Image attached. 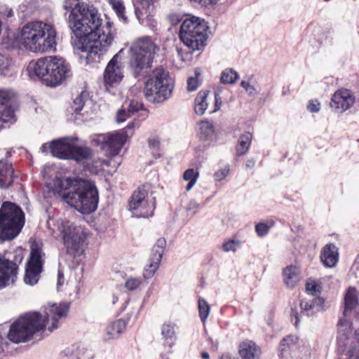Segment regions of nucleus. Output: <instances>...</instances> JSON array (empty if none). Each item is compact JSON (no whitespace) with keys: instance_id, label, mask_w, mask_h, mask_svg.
<instances>
[{"instance_id":"nucleus-35","label":"nucleus","mask_w":359,"mask_h":359,"mask_svg":"<svg viewBox=\"0 0 359 359\" xmlns=\"http://www.w3.org/2000/svg\"><path fill=\"white\" fill-rule=\"evenodd\" d=\"M198 177L199 172L194 168H189L184 171L183 179L184 180L189 182L186 187V190L187 191H190L193 188Z\"/></svg>"},{"instance_id":"nucleus-59","label":"nucleus","mask_w":359,"mask_h":359,"mask_svg":"<svg viewBox=\"0 0 359 359\" xmlns=\"http://www.w3.org/2000/svg\"><path fill=\"white\" fill-rule=\"evenodd\" d=\"M255 164V161L253 159V158H251V159H248L247 161H246V163H245V167L247 168H252L254 167Z\"/></svg>"},{"instance_id":"nucleus-62","label":"nucleus","mask_w":359,"mask_h":359,"mask_svg":"<svg viewBox=\"0 0 359 359\" xmlns=\"http://www.w3.org/2000/svg\"><path fill=\"white\" fill-rule=\"evenodd\" d=\"M201 358L203 359H208L210 358V355L207 352H203L201 353Z\"/></svg>"},{"instance_id":"nucleus-37","label":"nucleus","mask_w":359,"mask_h":359,"mask_svg":"<svg viewBox=\"0 0 359 359\" xmlns=\"http://www.w3.org/2000/svg\"><path fill=\"white\" fill-rule=\"evenodd\" d=\"M144 281L142 277H128L124 284L125 287L129 291H134L141 287Z\"/></svg>"},{"instance_id":"nucleus-57","label":"nucleus","mask_w":359,"mask_h":359,"mask_svg":"<svg viewBox=\"0 0 359 359\" xmlns=\"http://www.w3.org/2000/svg\"><path fill=\"white\" fill-rule=\"evenodd\" d=\"M218 0H198V3L207 6L211 4H215L217 2Z\"/></svg>"},{"instance_id":"nucleus-16","label":"nucleus","mask_w":359,"mask_h":359,"mask_svg":"<svg viewBox=\"0 0 359 359\" xmlns=\"http://www.w3.org/2000/svg\"><path fill=\"white\" fill-rule=\"evenodd\" d=\"M297 337L287 336L280 344V352L284 359H309L310 355L308 348H300L296 346Z\"/></svg>"},{"instance_id":"nucleus-46","label":"nucleus","mask_w":359,"mask_h":359,"mask_svg":"<svg viewBox=\"0 0 359 359\" xmlns=\"http://www.w3.org/2000/svg\"><path fill=\"white\" fill-rule=\"evenodd\" d=\"M241 86L245 90L246 93L250 96L255 95L257 93L255 88L251 85L249 81H242L241 83Z\"/></svg>"},{"instance_id":"nucleus-36","label":"nucleus","mask_w":359,"mask_h":359,"mask_svg":"<svg viewBox=\"0 0 359 359\" xmlns=\"http://www.w3.org/2000/svg\"><path fill=\"white\" fill-rule=\"evenodd\" d=\"M198 308L200 318L203 323H205L210 313V306L203 298L199 297L198 299Z\"/></svg>"},{"instance_id":"nucleus-60","label":"nucleus","mask_w":359,"mask_h":359,"mask_svg":"<svg viewBox=\"0 0 359 359\" xmlns=\"http://www.w3.org/2000/svg\"><path fill=\"white\" fill-rule=\"evenodd\" d=\"M220 359H234L233 358L231 357V355L229 353H224Z\"/></svg>"},{"instance_id":"nucleus-8","label":"nucleus","mask_w":359,"mask_h":359,"mask_svg":"<svg viewBox=\"0 0 359 359\" xmlns=\"http://www.w3.org/2000/svg\"><path fill=\"white\" fill-rule=\"evenodd\" d=\"M175 81L163 67L155 69L145 83L144 95L153 103H162L171 97Z\"/></svg>"},{"instance_id":"nucleus-28","label":"nucleus","mask_w":359,"mask_h":359,"mask_svg":"<svg viewBox=\"0 0 359 359\" xmlns=\"http://www.w3.org/2000/svg\"><path fill=\"white\" fill-rule=\"evenodd\" d=\"M358 304V298L356 290L349 287L344 296V316H346Z\"/></svg>"},{"instance_id":"nucleus-27","label":"nucleus","mask_w":359,"mask_h":359,"mask_svg":"<svg viewBox=\"0 0 359 359\" xmlns=\"http://www.w3.org/2000/svg\"><path fill=\"white\" fill-rule=\"evenodd\" d=\"M252 134L250 132H245L238 140L236 146V154L239 156H243L248 153L252 143Z\"/></svg>"},{"instance_id":"nucleus-1","label":"nucleus","mask_w":359,"mask_h":359,"mask_svg":"<svg viewBox=\"0 0 359 359\" xmlns=\"http://www.w3.org/2000/svg\"><path fill=\"white\" fill-rule=\"evenodd\" d=\"M63 7L69 13L68 27L76 38L73 46L80 63L90 65L99 62L114 40L111 23L103 25L97 9L81 0H65Z\"/></svg>"},{"instance_id":"nucleus-43","label":"nucleus","mask_w":359,"mask_h":359,"mask_svg":"<svg viewBox=\"0 0 359 359\" xmlns=\"http://www.w3.org/2000/svg\"><path fill=\"white\" fill-rule=\"evenodd\" d=\"M269 231V226L266 223L260 222L255 226V231L259 237L266 236Z\"/></svg>"},{"instance_id":"nucleus-41","label":"nucleus","mask_w":359,"mask_h":359,"mask_svg":"<svg viewBox=\"0 0 359 359\" xmlns=\"http://www.w3.org/2000/svg\"><path fill=\"white\" fill-rule=\"evenodd\" d=\"M241 245L240 241L236 240H229L222 245V249L224 252H235Z\"/></svg>"},{"instance_id":"nucleus-19","label":"nucleus","mask_w":359,"mask_h":359,"mask_svg":"<svg viewBox=\"0 0 359 359\" xmlns=\"http://www.w3.org/2000/svg\"><path fill=\"white\" fill-rule=\"evenodd\" d=\"M355 103V97L352 92L346 88L337 90L332 95L330 107L338 113L349 109Z\"/></svg>"},{"instance_id":"nucleus-7","label":"nucleus","mask_w":359,"mask_h":359,"mask_svg":"<svg viewBox=\"0 0 359 359\" xmlns=\"http://www.w3.org/2000/svg\"><path fill=\"white\" fill-rule=\"evenodd\" d=\"M157 46L150 37L134 41L130 48V67L135 77L145 74L151 67Z\"/></svg>"},{"instance_id":"nucleus-39","label":"nucleus","mask_w":359,"mask_h":359,"mask_svg":"<svg viewBox=\"0 0 359 359\" xmlns=\"http://www.w3.org/2000/svg\"><path fill=\"white\" fill-rule=\"evenodd\" d=\"M87 97V93L83 91L74 100L72 107L76 114L82 110Z\"/></svg>"},{"instance_id":"nucleus-22","label":"nucleus","mask_w":359,"mask_h":359,"mask_svg":"<svg viewBox=\"0 0 359 359\" xmlns=\"http://www.w3.org/2000/svg\"><path fill=\"white\" fill-rule=\"evenodd\" d=\"M142 107L143 104L135 100L125 102L122 108L117 111L116 121L118 123L125 121L130 115L137 112Z\"/></svg>"},{"instance_id":"nucleus-13","label":"nucleus","mask_w":359,"mask_h":359,"mask_svg":"<svg viewBox=\"0 0 359 359\" xmlns=\"http://www.w3.org/2000/svg\"><path fill=\"white\" fill-rule=\"evenodd\" d=\"M128 208L133 216L137 218L149 217L153 215L156 208L155 198L149 195L146 186L139 187L133 192Z\"/></svg>"},{"instance_id":"nucleus-51","label":"nucleus","mask_w":359,"mask_h":359,"mask_svg":"<svg viewBox=\"0 0 359 359\" xmlns=\"http://www.w3.org/2000/svg\"><path fill=\"white\" fill-rule=\"evenodd\" d=\"M201 208V205L196 201L192 200L190 201L189 204L187 205V211L192 212L194 214L197 212V211Z\"/></svg>"},{"instance_id":"nucleus-9","label":"nucleus","mask_w":359,"mask_h":359,"mask_svg":"<svg viewBox=\"0 0 359 359\" xmlns=\"http://www.w3.org/2000/svg\"><path fill=\"white\" fill-rule=\"evenodd\" d=\"M208 29V26L203 20L195 16L187 18L180 25L179 36L192 51L201 50L206 46Z\"/></svg>"},{"instance_id":"nucleus-34","label":"nucleus","mask_w":359,"mask_h":359,"mask_svg":"<svg viewBox=\"0 0 359 359\" xmlns=\"http://www.w3.org/2000/svg\"><path fill=\"white\" fill-rule=\"evenodd\" d=\"M238 79V74L233 69L227 68L223 70L220 76V81L223 84H233Z\"/></svg>"},{"instance_id":"nucleus-52","label":"nucleus","mask_w":359,"mask_h":359,"mask_svg":"<svg viewBox=\"0 0 359 359\" xmlns=\"http://www.w3.org/2000/svg\"><path fill=\"white\" fill-rule=\"evenodd\" d=\"M306 290L313 297L314 293L318 290V285L314 281L308 282L306 285Z\"/></svg>"},{"instance_id":"nucleus-55","label":"nucleus","mask_w":359,"mask_h":359,"mask_svg":"<svg viewBox=\"0 0 359 359\" xmlns=\"http://www.w3.org/2000/svg\"><path fill=\"white\" fill-rule=\"evenodd\" d=\"M8 346V343L4 340L2 336L0 334V356L5 351V348Z\"/></svg>"},{"instance_id":"nucleus-49","label":"nucleus","mask_w":359,"mask_h":359,"mask_svg":"<svg viewBox=\"0 0 359 359\" xmlns=\"http://www.w3.org/2000/svg\"><path fill=\"white\" fill-rule=\"evenodd\" d=\"M65 283V278L64 276V273L62 270L59 268L57 271V290L60 291L62 287Z\"/></svg>"},{"instance_id":"nucleus-12","label":"nucleus","mask_w":359,"mask_h":359,"mask_svg":"<svg viewBox=\"0 0 359 359\" xmlns=\"http://www.w3.org/2000/svg\"><path fill=\"white\" fill-rule=\"evenodd\" d=\"M137 127H138L137 123L130 122L126 128L121 130L95 135L93 139V142L97 146H101L103 149H106L109 155L117 156L127 139L133 135V130Z\"/></svg>"},{"instance_id":"nucleus-17","label":"nucleus","mask_w":359,"mask_h":359,"mask_svg":"<svg viewBox=\"0 0 359 359\" xmlns=\"http://www.w3.org/2000/svg\"><path fill=\"white\" fill-rule=\"evenodd\" d=\"M22 256L18 254L13 261L0 256V288L14 282L17 276L18 264L21 263Z\"/></svg>"},{"instance_id":"nucleus-44","label":"nucleus","mask_w":359,"mask_h":359,"mask_svg":"<svg viewBox=\"0 0 359 359\" xmlns=\"http://www.w3.org/2000/svg\"><path fill=\"white\" fill-rule=\"evenodd\" d=\"M229 172V168L228 167L219 169L214 173V179L216 181H221L228 175Z\"/></svg>"},{"instance_id":"nucleus-14","label":"nucleus","mask_w":359,"mask_h":359,"mask_svg":"<svg viewBox=\"0 0 359 359\" xmlns=\"http://www.w3.org/2000/svg\"><path fill=\"white\" fill-rule=\"evenodd\" d=\"M45 253L42 243L33 241L31 245L30 258L27 264L25 283L33 285L39 281L44 260Z\"/></svg>"},{"instance_id":"nucleus-64","label":"nucleus","mask_w":359,"mask_h":359,"mask_svg":"<svg viewBox=\"0 0 359 359\" xmlns=\"http://www.w3.org/2000/svg\"><path fill=\"white\" fill-rule=\"evenodd\" d=\"M118 301V297L116 296H113V299H112V304H115L116 302Z\"/></svg>"},{"instance_id":"nucleus-31","label":"nucleus","mask_w":359,"mask_h":359,"mask_svg":"<svg viewBox=\"0 0 359 359\" xmlns=\"http://www.w3.org/2000/svg\"><path fill=\"white\" fill-rule=\"evenodd\" d=\"M208 93V90H201L195 99L194 111L198 115H203L207 109L208 102L206 100Z\"/></svg>"},{"instance_id":"nucleus-63","label":"nucleus","mask_w":359,"mask_h":359,"mask_svg":"<svg viewBox=\"0 0 359 359\" xmlns=\"http://www.w3.org/2000/svg\"><path fill=\"white\" fill-rule=\"evenodd\" d=\"M219 104H221V100H220V98L219 97V96L217 95H215V102H216V106H217V104H219Z\"/></svg>"},{"instance_id":"nucleus-10","label":"nucleus","mask_w":359,"mask_h":359,"mask_svg":"<svg viewBox=\"0 0 359 359\" xmlns=\"http://www.w3.org/2000/svg\"><path fill=\"white\" fill-rule=\"evenodd\" d=\"M24 224L25 215L21 208L13 203L4 202L0 208V238H14Z\"/></svg>"},{"instance_id":"nucleus-23","label":"nucleus","mask_w":359,"mask_h":359,"mask_svg":"<svg viewBox=\"0 0 359 359\" xmlns=\"http://www.w3.org/2000/svg\"><path fill=\"white\" fill-rule=\"evenodd\" d=\"M239 355L242 359H260L261 350L254 342L244 341L239 346Z\"/></svg>"},{"instance_id":"nucleus-50","label":"nucleus","mask_w":359,"mask_h":359,"mask_svg":"<svg viewBox=\"0 0 359 359\" xmlns=\"http://www.w3.org/2000/svg\"><path fill=\"white\" fill-rule=\"evenodd\" d=\"M198 86V81L196 78L191 77L187 81V90L190 92L194 91Z\"/></svg>"},{"instance_id":"nucleus-54","label":"nucleus","mask_w":359,"mask_h":359,"mask_svg":"<svg viewBox=\"0 0 359 359\" xmlns=\"http://www.w3.org/2000/svg\"><path fill=\"white\" fill-rule=\"evenodd\" d=\"M290 316H291L292 320H293V318L295 319L294 324L296 327H297L298 324L299 323V321H300L297 311L294 309H292L291 313H290Z\"/></svg>"},{"instance_id":"nucleus-58","label":"nucleus","mask_w":359,"mask_h":359,"mask_svg":"<svg viewBox=\"0 0 359 359\" xmlns=\"http://www.w3.org/2000/svg\"><path fill=\"white\" fill-rule=\"evenodd\" d=\"M347 337L344 334H340L339 336L338 337V344L339 346H344L346 344L344 343V340L346 339Z\"/></svg>"},{"instance_id":"nucleus-45","label":"nucleus","mask_w":359,"mask_h":359,"mask_svg":"<svg viewBox=\"0 0 359 359\" xmlns=\"http://www.w3.org/2000/svg\"><path fill=\"white\" fill-rule=\"evenodd\" d=\"M10 64V60L6 56L0 54V74L4 73L8 69Z\"/></svg>"},{"instance_id":"nucleus-42","label":"nucleus","mask_w":359,"mask_h":359,"mask_svg":"<svg viewBox=\"0 0 359 359\" xmlns=\"http://www.w3.org/2000/svg\"><path fill=\"white\" fill-rule=\"evenodd\" d=\"M14 99V94L12 92L0 89V107L9 103Z\"/></svg>"},{"instance_id":"nucleus-15","label":"nucleus","mask_w":359,"mask_h":359,"mask_svg":"<svg viewBox=\"0 0 359 359\" xmlns=\"http://www.w3.org/2000/svg\"><path fill=\"white\" fill-rule=\"evenodd\" d=\"M124 48H121L108 62L104 73V81L106 89L116 85L123 79L122 53Z\"/></svg>"},{"instance_id":"nucleus-4","label":"nucleus","mask_w":359,"mask_h":359,"mask_svg":"<svg viewBox=\"0 0 359 359\" xmlns=\"http://www.w3.org/2000/svg\"><path fill=\"white\" fill-rule=\"evenodd\" d=\"M47 226L53 236L57 231L59 232L62 243L60 252V259L71 262L83 254L86 235L81 227L61 219H50L47 222Z\"/></svg>"},{"instance_id":"nucleus-47","label":"nucleus","mask_w":359,"mask_h":359,"mask_svg":"<svg viewBox=\"0 0 359 359\" xmlns=\"http://www.w3.org/2000/svg\"><path fill=\"white\" fill-rule=\"evenodd\" d=\"M307 109L311 113H317L320 109V103L317 100H311L309 102Z\"/></svg>"},{"instance_id":"nucleus-56","label":"nucleus","mask_w":359,"mask_h":359,"mask_svg":"<svg viewBox=\"0 0 359 359\" xmlns=\"http://www.w3.org/2000/svg\"><path fill=\"white\" fill-rule=\"evenodd\" d=\"M52 142L50 143H44L41 145L40 149L42 152L46 153L48 151L51 152Z\"/></svg>"},{"instance_id":"nucleus-30","label":"nucleus","mask_w":359,"mask_h":359,"mask_svg":"<svg viewBox=\"0 0 359 359\" xmlns=\"http://www.w3.org/2000/svg\"><path fill=\"white\" fill-rule=\"evenodd\" d=\"M126 323L124 320L119 319L111 323L106 328L109 339H115L125 330Z\"/></svg>"},{"instance_id":"nucleus-6","label":"nucleus","mask_w":359,"mask_h":359,"mask_svg":"<svg viewBox=\"0 0 359 359\" xmlns=\"http://www.w3.org/2000/svg\"><path fill=\"white\" fill-rule=\"evenodd\" d=\"M29 76H36L48 86L60 85L72 76L69 64L62 57H45L37 61H31L27 66Z\"/></svg>"},{"instance_id":"nucleus-26","label":"nucleus","mask_w":359,"mask_h":359,"mask_svg":"<svg viewBox=\"0 0 359 359\" xmlns=\"http://www.w3.org/2000/svg\"><path fill=\"white\" fill-rule=\"evenodd\" d=\"M299 269L290 265L284 269L283 271L284 282L288 287H294L299 281Z\"/></svg>"},{"instance_id":"nucleus-53","label":"nucleus","mask_w":359,"mask_h":359,"mask_svg":"<svg viewBox=\"0 0 359 359\" xmlns=\"http://www.w3.org/2000/svg\"><path fill=\"white\" fill-rule=\"evenodd\" d=\"M344 356L346 357L342 359H359V348L358 349H353L347 354H345Z\"/></svg>"},{"instance_id":"nucleus-18","label":"nucleus","mask_w":359,"mask_h":359,"mask_svg":"<svg viewBox=\"0 0 359 359\" xmlns=\"http://www.w3.org/2000/svg\"><path fill=\"white\" fill-rule=\"evenodd\" d=\"M165 245V239L160 238L156 241V243L153 246L151 255L149 259V264L146 266L143 273V277L144 279H149L152 278L158 269Z\"/></svg>"},{"instance_id":"nucleus-20","label":"nucleus","mask_w":359,"mask_h":359,"mask_svg":"<svg viewBox=\"0 0 359 359\" xmlns=\"http://www.w3.org/2000/svg\"><path fill=\"white\" fill-rule=\"evenodd\" d=\"M325 300L320 297L311 296L309 299L305 298L301 300L300 307L302 312H306L307 315L316 311H320L323 308Z\"/></svg>"},{"instance_id":"nucleus-38","label":"nucleus","mask_w":359,"mask_h":359,"mask_svg":"<svg viewBox=\"0 0 359 359\" xmlns=\"http://www.w3.org/2000/svg\"><path fill=\"white\" fill-rule=\"evenodd\" d=\"M107 2L111 6L114 11L116 13L117 15L122 18L124 21L126 20L125 16V6L122 0H107Z\"/></svg>"},{"instance_id":"nucleus-21","label":"nucleus","mask_w":359,"mask_h":359,"mask_svg":"<svg viewBox=\"0 0 359 359\" xmlns=\"http://www.w3.org/2000/svg\"><path fill=\"white\" fill-rule=\"evenodd\" d=\"M320 259L326 267H333L338 261L337 247L332 244H327L321 250Z\"/></svg>"},{"instance_id":"nucleus-33","label":"nucleus","mask_w":359,"mask_h":359,"mask_svg":"<svg viewBox=\"0 0 359 359\" xmlns=\"http://www.w3.org/2000/svg\"><path fill=\"white\" fill-rule=\"evenodd\" d=\"M214 135V127L211 122L202 121L199 123V136L203 140L212 139Z\"/></svg>"},{"instance_id":"nucleus-61","label":"nucleus","mask_w":359,"mask_h":359,"mask_svg":"<svg viewBox=\"0 0 359 359\" xmlns=\"http://www.w3.org/2000/svg\"><path fill=\"white\" fill-rule=\"evenodd\" d=\"M111 160H103L102 161V164L105 165L107 166H109L111 165Z\"/></svg>"},{"instance_id":"nucleus-11","label":"nucleus","mask_w":359,"mask_h":359,"mask_svg":"<svg viewBox=\"0 0 359 359\" xmlns=\"http://www.w3.org/2000/svg\"><path fill=\"white\" fill-rule=\"evenodd\" d=\"M76 137H67L52 141L51 154L62 159H73L81 161L91 156V149L87 147L76 145Z\"/></svg>"},{"instance_id":"nucleus-3","label":"nucleus","mask_w":359,"mask_h":359,"mask_svg":"<svg viewBox=\"0 0 359 359\" xmlns=\"http://www.w3.org/2000/svg\"><path fill=\"white\" fill-rule=\"evenodd\" d=\"M55 196L83 214L94 212L99 201L98 191L90 181L75 177H55L47 184Z\"/></svg>"},{"instance_id":"nucleus-32","label":"nucleus","mask_w":359,"mask_h":359,"mask_svg":"<svg viewBox=\"0 0 359 359\" xmlns=\"http://www.w3.org/2000/svg\"><path fill=\"white\" fill-rule=\"evenodd\" d=\"M153 2L154 0H139L133 2L135 15L141 24L144 23L141 17L147 14V10L153 4Z\"/></svg>"},{"instance_id":"nucleus-2","label":"nucleus","mask_w":359,"mask_h":359,"mask_svg":"<svg viewBox=\"0 0 359 359\" xmlns=\"http://www.w3.org/2000/svg\"><path fill=\"white\" fill-rule=\"evenodd\" d=\"M69 309V303L49 304L45 308L44 316L34 312L20 316L10 325L8 338L10 341L18 344L30 339L34 333L44 328L52 332L57 328L61 319L67 316Z\"/></svg>"},{"instance_id":"nucleus-5","label":"nucleus","mask_w":359,"mask_h":359,"mask_svg":"<svg viewBox=\"0 0 359 359\" xmlns=\"http://www.w3.org/2000/svg\"><path fill=\"white\" fill-rule=\"evenodd\" d=\"M56 35L53 25L43 21H33L22 27L19 42L29 51L45 53L55 49Z\"/></svg>"},{"instance_id":"nucleus-48","label":"nucleus","mask_w":359,"mask_h":359,"mask_svg":"<svg viewBox=\"0 0 359 359\" xmlns=\"http://www.w3.org/2000/svg\"><path fill=\"white\" fill-rule=\"evenodd\" d=\"M148 143L150 147L158 148L160 144V138L157 135L151 134L148 139Z\"/></svg>"},{"instance_id":"nucleus-25","label":"nucleus","mask_w":359,"mask_h":359,"mask_svg":"<svg viewBox=\"0 0 359 359\" xmlns=\"http://www.w3.org/2000/svg\"><path fill=\"white\" fill-rule=\"evenodd\" d=\"M176 329V324L170 321L165 322L161 325V336L170 348L174 346L175 341L177 339Z\"/></svg>"},{"instance_id":"nucleus-29","label":"nucleus","mask_w":359,"mask_h":359,"mask_svg":"<svg viewBox=\"0 0 359 359\" xmlns=\"http://www.w3.org/2000/svg\"><path fill=\"white\" fill-rule=\"evenodd\" d=\"M13 102V100H12L11 102L0 107V121L4 123H13L16 121Z\"/></svg>"},{"instance_id":"nucleus-40","label":"nucleus","mask_w":359,"mask_h":359,"mask_svg":"<svg viewBox=\"0 0 359 359\" xmlns=\"http://www.w3.org/2000/svg\"><path fill=\"white\" fill-rule=\"evenodd\" d=\"M65 359H81L83 353L77 346H72L65 350Z\"/></svg>"},{"instance_id":"nucleus-24","label":"nucleus","mask_w":359,"mask_h":359,"mask_svg":"<svg viewBox=\"0 0 359 359\" xmlns=\"http://www.w3.org/2000/svg\"><path fill=\"white\" fill-rule=\"evenodd\" d=\"M14 170L8 161H0V188H7L13 183Z\"/></svg>"}]
</instances>
